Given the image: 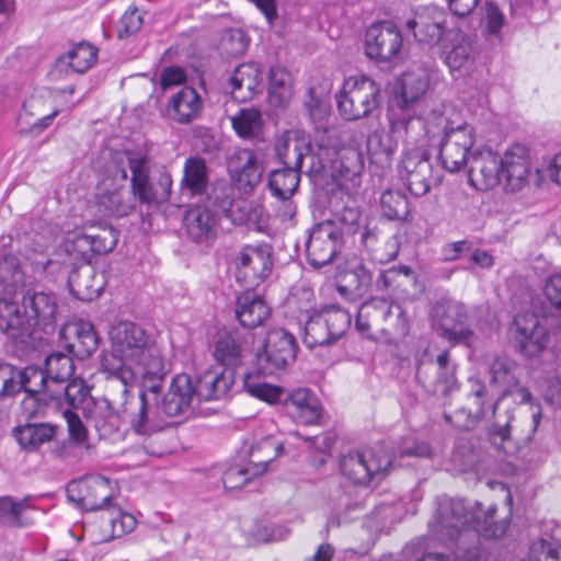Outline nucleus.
I'll return each instance as SVG.
<instances>
[{"label": "nucleus", "instance_id": "obj_59", "mask_svg": "<svg viewBox=\"0 0 561 561\" xmlns=\"http://www.w3.org/2000/svg\"><path fill=\"white\" fill-rule=\"evenodd\" d=\"M88 237L92 245L93 256L112 251L118 241V232L107 225L98 227L95 231L89 232Z\"/></svg>", "mask_w": 561, "mask_h": 561}, {"label": "nucleus", "instance_id": "obj_53", "mask_svg": "<svg viewBox=\"0 0 561 561\" xmlns=\"http://www.w3.org/2000/svg\"><path fill=\"white\" fill-rule=\"evenodd\" d=\"M380 332L389 337H404L409 333V319L403 307L396 302H388Z\"/></svg>", "mask_w": 561, "mask_h": 561}, {"label": "nucleus", "instance_id": "obj_38", "mask_svg": "<svg viewBox=\"0 0 561 561\" xmlns=\"http://www.w3.org/2000/svg\"><path fill=\"white\" fill-rule=\"evenodd\" d=\"M268 103L274 108L288 106L293 95L291 75L280 66H273L268 71Z\"/></svg>", "mask_w": 561, "mask_h": 561}, {"label": "nucleus", "instance_id": "obj_17", "mask_svg": "<svg viewBox=\"0 0 561 561\" xmlns=\"http://www.w3.org/2000/svg\"><path fill=\"white\" fill-rule=\"evenodd\" d=\"M297 348L291 333L280 328L272 329L266 334L263 348L256 354L257 364L267 375L284 370L295 360Z\"/></svg>", "mask_w": 561, "mask_h": 561}, {"label": "nucleus", "instance_id": "obj_60", "mask_svg": "<svg viewBox=\"0 0 561 561\" xmlns=\"http://www.w3.org/2000/svg\"><path fill=\"white\" fill-rule=\"evenodd\" d=\"M65 248L69 255L81 260L83 264H90L94 257L88 233L75 234L66 241Z\"/></svg>", "mask_w": 561, "mask_h": 561}, {"label": "nucleus", "instance_id": "obj_13", "mask_svg": "<svg viewBox=\"0 0 561 561\" xmlns=\"http://www.w3.org/2000/svg\"><path fill=\"white\" fill-rule=\"evenodd\" d=\"M399 174L415 196L427 194L432 186L440 184L443 174L430 161L427 152L414 148L404 152L399 164Z\"/></svg>", "mask_w": 561, "mask_h": 561}, {"label": "nucleus", "instance_id": "obj_46", "mask_svg": "<svg viewBox=\"0 0 561 561\" xmlns=\"http://www.w3.org/2000/svg\"><path fill=\"white\" fill-rule=\"evenodd\" d=\"M56 431L57 426L49 423H28L15 428V437L23 449L34 451L42 445L53 442Z\"/></svg>", "mask_w": 561, "mask_h": 561}, {"label": "nucleus", "instance_id": "obj_44", "mask_svg": "<svg viewBox=\"0 0 561 561\" xmlns=\"http://www.w3.org/2000/svg\"><path fill=\"white\" fill-rule=\"evenodd\" d=\"M62 331L65 333L70 331L75 334L76 342L69 343L67 348L80 358L89 357L99 347V336L89 321H75L65 327Z\"/></svg>", "mask_w": 561, "mask_h": 561}, {"label": "nucleus", "instance_id": "obj_51", "mask_svg": "<svg viewBox=\"0 0 561 561\" xmlns=\"http://www.w3.org/2000/svg\"><path fill=\"white\" fill-rule=\"evenodd\" d=\"M75 364L70 355L56 352L45 359V374L51 385H60L73 375Z\"/></svg>", "mask_w": 561, "mask_h": 561}, {"label": "nucleus", "instance_id": "obj_30", "mask_svg": "<svg viewBox=\"0 0 561 561\" xmlns=\"http://www.w3.org/2000/svg\"><path fill=\"white\" fill-rule=\"evenodd\" d=\"M193 398V381L188 375L181 374L173 378L169 391L159 404L169 420L184 413L190 408Z\"/></svg>", "mask_w": 561, "mask_h": 561}, {"label": "nucleus", "instance_id": "obj_7", "mask_svg": "<svg viewBox=\"0 0 561 561\" xmlns=\"http://www.w3.org/2000/svg\"><path fill=\"white\" fill-rule=\"evenodd\" d=\"M435 126L443 131L439 142V160L442 167L454 173L468 162V153L472 147L473 129L465 122H455L444 115L434 117Z\"/></svg>", "mask_w": 561, "mask_h": 561}, {"label": "nucleus", "instance_id": "obj_14", "mask_svg": "<svg viewBox=\"0 0 561 561\" xmlns=\"http://www.w3.org/2000/svg\"><path fill=\"white\" fill-rule=\"evenodd\" d=\"M343 232L334 220L316 224L306 241V257L314 268L333 262L343 248Z\"/></svg>", "mask_w": 561, "mask_h": 561}, {"label": "nucleus", "instance_id": "obj_63", "mask_svg": "<svg viewBox=\"0 0 561 561\" xmlns=\"http://www.w3.org/2000/svg\"><path fill=\"white\" fill-rule=\"evenodd\" d=\"M253 468L248 463L245 467L232 466L222 474V483L226 489H240L247 484L254 476Z\"/></svg>", "mask_w": 561, "mask_h": 561}, {"label": "nucleus", "instance_id": "obj_48", "mask_svg": "<svg viewBox=\"0 0 561 561\" xmlns=\"http://www.w3.org/2000/svg\"><path fill=\"white\" fill-rule=\"evenodd\" d=\"M427 88L428 81L424 76H416L412 72L404 73L402 78L401 95L398 101L400 107L398 113L411 115L408 111L409 107L423 96Z\"/></svg>", "mask_w": 561, "mask_h": 561}, {"label": "nucleus", "instance_id": "obj_25", "mask_svg": "<svg viewBox=\"0 0 561 561\" xmlns=\"http://www.w3.org/2000/svg\"><path fill=\"white\" fill-rule=\"evenodd\" d=\"M233 382L232 369L206 370L193 382L194 397L202 401L219 400L228 394Z\"/></svg>", "mask_w": 561, "mask_h": 561}, {"label": "nucleus", "instance_id": "obj_21", "mask_svg": "<svg viewBox=\"0 0 561 561\" xmlns=\"http://www.w3.org/2000/svg\"><path fill=\"white\" fill-rule=\"evenodd\" d=\"M22 308L27 318L33 320L34 329L45 335L51 334L56 328L57 301L51 294L44 291H27L23 296Z\"/></svg>", "mask_w": 561, "mask_h": 561}, {"label": "nucleus", "instance_id": "obj_28", "mask_svg": "<svg viewBox=\"0 0 561 561\" xmlns=\"http://www.w3.org/2000/svg\"><path fill=\"white\" fill-rule=\"evenodd\" d=\"M270 313V307L252 288L247 287V290L237 297L236 318L242 327L254 329L263 324Z\"/></svg>", "mask_w": 561, "mask_h": 561}, {"label": "nucleus", "instance_id": "obj_39", "mask_svg": "<svg viewBox=\"0 0 561 561\" xmlns=\"http://www.w3.org/2000/svg\"><path fill=\"white\" fill-rule=\"evenodd\" d=\"M332 206L334 221L344 225L350 233H356L362 219L357 197L344 194L343 190L340 188L333 194Z\"/></svg>", "mask_w": 561, "mask_h": 561}, {"label": "nucleus", "instance_id": "obj_4", "mask_svg": "<svg viewBox=\"0 0 561 561\" xmlns=\"http://www.w3.org/2000/svg\"><path fill=\"white\" fill-rule=\"evenodd\" d=\"M530 163L527 149L516 145L503 156L491 149L479 150L472 154L469 167V182L484 191L502 183L505 190L517 192L527 183Z\"/></svg>", "mask_w": 561, "mask_h": 561}, {"label": "nucleus", "instance_id": "obj_16", "mask_svg": "<svg viewBox=\"0 0 561 561\" xmlns=\"http://www.w3.org/2000/svg\"><path fill=\"white\" fill-rule=\"evenodd\" d=\"M508 335L513 347L527 357L539 355L550 341L542 320L533 312L516 314L508 328Z\"/></svg>", "mask_w": 561, "mask_h": 561}, {"label": "nucleus", "instance_id": "obj_19", "mask_svg": "<svg viewBox=\"0 0 561 561\" xmlns=\"http://www.w3.org/2000/svg\"><path fill=\"white\" fill-rule=\"evenodd\" d=\"M403 47L399 27L391 21L371 24L365 33V55L376 62H392Z\"/></svg>", "mask_w": 561, "mask_h": 561}, {"label": "nucleus", "instance_id": "obj_52", "mask_svg": "<svg viewBox=\"0 0 561 561\" xmlns=\"http://www.w3.org/2000/svg\"><path fill=\"white\" fill-rule=\"evenodd\" d=\"M300 171L290 168L274 170L270 174L268 187L275 197L293 196L300 181Z\"/></svg>", "mask_w": 561, "mask_h": 561}, {"label": "nucleus", "instance_id": "obj_6", "mask_svg": "<svg viewBox=\"0 0 561 561\" xmlns=\"http://www.w3.org/2000/svg\"><path fill=\"white\" fill-rule=\"evenodd\" d=\"M340 115L346 121L368 117L380 104V85L369 77L353 76L344 80L336 95Z\"/></svg>", "mask_w": 561, "mask_h": 561}, {"label": "nucleus", "instance_id": "obj_23", "mask_svg": "<svg viewBox=\"0 0 561 561\" xmlns=\"http://www.w3.org/2000/svg\"><path fill=\"white\" fill-rule=\"evenodd\" d=\"M129 423L131 428L140 435L159 433L171 424L163 413L159 400H151L146 392L139 393L138 407L130 414Z\"/></svg>", "mask_w": 561, "mask_h": 561}, {"label": "nucleus", "instance_id": "obj_32", "mask_svg": "<svg viewBox=\"0 0 561 561\" xmlns=\"http://www.w3.org/2000/svg\"><path fill=\"white\" fill-rule=\"evenodd\" d=\"M285 407L291 417L305 425L314 424L322 413L319 401L306 388L291 391L285 401Z\"/></svg>", "mask_w": 561, "mask_h": 561}, {"label": "nucleus", "instance_id": "obj_64", "mask_svg": "<svg viewBox=\"0 0 561 561\" xmlns=\"http://www.w3.org/2000/svg\"><path fill=\"white\" fill-rule=\"evenodd\" d=\"M245 391L257 399L268 403L277 402L283 393L282 389L266 382H251L249 379L244 381Z\"/></svg>", "mask_w": 561, "mask_h": 561}, {"label": "nucleus", "instance_id": "obj_49", "mask_svg": "<svg viewBox=\"0 0 561 561\" xmlns=\"http://www.w3.org/2000/svg\"><path fill=\"white\" fill-rule=\"evenodd\" d=\"M230 121L236 134L243 139L257 137L263 126L261 112L254 107L241 108Z\"/></svg>", "mask_w": 561, "mask_h": 561}, {"label": "nucleus", "instance_id": "obj_56", "mask_svg": "<svg viewBox=\"0 0 561 561\" xmlns=\"http://www.w3.org/2000/svg\"><path fill=\"white\" fill-rule=\"evenodd\" d=\"M23 379V369L10 364H0V397H13L24 390Z\"/></svg>", "mask_w": 561, "mask_h": 561}, {"label": "nucleus", "instance_id": "obj_15", "mask_svg": "<svg viewBox=\"0 0 561 561\" xmlns=\"http://www.w3.org/2000/svg\"><path fill=\"white\" fill-rule=\"evenodd\" d=\"M273 248L265 242L247 244L234 256L236 278L244 287L263 283L273 267Z\"/></svg>", "mask_w": 561, "mask_h": 561}, {"label": "nucleus", "instance_id": "obj_5", "mask_svg": "<svg viewBox=\"0 0 561 561\" xmlns=\"http://www.w3.org/2000/svg\"><path fill=\"white\" fill-rule=\"evenodd\" d=\"M390 129H377L367 137V152L373 163L380 167L389 165L393 154L398 149V139L403 136H410L415 139L417 131L426 129V134L433 133L432 123L423 122L419 116L408 115L407 113H391Z\"/></svg>", "mask_w": 561, "mask_h": 561}, {"label": "nucleus", "instance_id": "obj_18", "mask_svg": "<svg viewBox=\"0 0 561 561\" xmlns=\"http://www.w3.org/2000/svg\"><path fill=\"white\" fill-rule=\"evenodd\" d=\"M433 325L440 335L455 344H472L474 332L468 328L457 330L468 319L466 306L454 299H440L432 309Z\"/></svg>", "mask_w": 561, "mask_h": 561}, {"label": "nucleus", "instance_id": "obj_37", "mask_svg": "<svg viewBox=\"0 0 561 561\" xmlns=\"http://www.w3.org/2000/svg\"><path fill=\"white\" fill-rule=\"evenodd\" d=\"M414 280L413 270L408 265H401L381 271L375 286L378 291H387L396 297H404L409 294V287Z\"/></svg>", "mask_w": 561, "mask_h": 561}, {"label": "nucleus", "instance_id": "obj_42", "mask_svg": "<svg viewBox=\"0 0 561 561\" xmlns=\"http://www.w3.org/2000/svg\"><path fill=\"white\" fill-rule=\"evenodd\" d=\"M371 282L370 271L364 264H358L342 275L341 283L336 289L346 299L356 300L368 291Z\"/></svg>", "mask_w": 561, "mask_h": 561}, {"label": "nucleus", "instance_id": "obj_35", "mask_svg": "<svg viewBox=\"0 0 561 561\" xmlns=\"http://www.w3.org/2000/svg\"><path fill=\"white\" fill-rule=\"evenodd\" d=\"M98 50L89 43L82 42L75 45L66 55L60 56L55 64L58 72L83 73L96 61Z\"/></svg>", "mask_w": 561, "mask_h": 561}, {"label": "nucleus", "instance_id": "obj_45", "mask_svg": "<svg viewBox=\"0 0 561 561\" xmlns=\"http://www.w3.org/2000/svg\"><path fill=\"white\" fill-rule=\"evenodd\" d=\"M237 161L239 162L237 165L233 161L230 163L232 179L241 188H252L261 180L262 167L250 150L239 151Z\"/></svg>", "mask_w": 561, "mask_h": 561}, {"label": "nucleus", "instance_id": "obj_58", "mask_svg": "<svg viewBox=\"0 0 561 561\" xmlns=\"http://www.w3.org/2000/svg\"><path fill=\"white\" fill-rule=\"evenodd\" d=\"M469 385L470 390L468 392V401L471 404V409L468 415L472 423H477L481 421L486 413V387L480 379L477 378H470Z\"/></svg>", "mask_w": 561, "mask_h": 561}, {"label": "nucleus", "instance_id": "obj_36", "mask_svg": "<svg viewBox=\"0 0 561 561\" xmlns=\"http://www.w3.org/2000/svg\"><path fill=\"white\" fill-rule=\"evenodd\" d=\"M449 42V47L444 50V60L448 68L455 71L469 67L477 56L472 38L458 31Z\"/></svg>", "mask_w": 561, "mask_h": 561}, {"label": "nucleus", "instance_id": "obj_10", "mask_svg": "<svg viewBox=\"0 0 561 561\" xmlns=\"http://www.w3.org/2000/svg\"><path fill=\"white\" fill-rule=\"evenodd\" d=\"M471 522L480 523L463 500L444 495L437 497L436 513L428 522V527L438 540L446 541L456 539L467 527L471 528Z\"/></svg>", "mask_w": 561, "mask_h": 561}, {"label": "nucleus", "instance_id": "obj_61", "mask_svg": "<svg viewBox=\"0 0 561 561\" xmlns=\"http://www.w3.org/2000/svg\"><path fill=\"white\" fill-rule=\"evenodd\" d=\"M528 561H561V545L539 539L531 543Z\"/></svg>", "mask_w": 561, "mask_h": 561}, {"label": "nucleus", "instance_id": "obj_54", "mask_svg": "<svg viewBox=\"0 0 561 561\" xmlns=\"http://www.w3.org/2000/svg\"><path fill=\"white\" fill-rule=\"evenodd\" d=\"M380 208L388 219L404 220L410 213L408 198L399 191H385L380 197Z\"/></svg>", "mask_w": 561, "mask_h": 561}, {"label": "nucleus", "instance_id": "obj_12", "mask_svg": "<svg viewBox=\"0 0 561 561\" xmlns=\"http://www.w3.org/2000/svg\"><path fill=\"white\" fill-rule=\"evenodd\" d=\"M319 168L323 169L325 164L331 163L333 171L343 180L351 181L354 184L364 170L363 153L357 147H340L335 137L324 135L318 138Z\"/></svg>", "mask_w": 561, "mask_h": 561}, {"label": "nucleus", "instance_id": "obj_43", "mask_svg": "<svg viewBox=\"0 0 561 561\" xmlns=\"http://www.w3.org/2000/svg\"><path fill=\"white\" fill-rule=\"evenodd\" d=\"M282 449V445L277 444L273 437L266 436L249 447L245 444L242 447V453L249 455V465L253 468L252 474L261 476L265 472L267 465L278 456Z\"/></svg>", "mask_w": 561, "mask_h": 561}, {"label": "nucleus", "instance_id": "obj_24", "mask_svg": "<svg viewBox=\"0 0 561 561\" xmlns=\"http://www.w3.org/2000/svg\"><path fill=\"white\" fill-rule=\"evenodd\" d=\"M275 152L285 168L301 170L305 158L313 159L311 156V144L309 139L298 131H285L275 142Z\"/></svg>", "mask_w": 561, "mask_h": 561}, {"label": "nucleus", "instance_id": "obj_20", "mask_svg": "<svg viewBox=\"0 0 561 561\" xmlns=\"http://www.w3.org/2000/svg\"><path fill=\"white\" fill-rule=\"evenodd\" d=\"M68 499L89 512L108 508L113 499L110 479L96 476L75 483L68 488Z\"/></svg>", "mask_w": 561, "mask_h": 561}, {"label": "nucleus", "instance_id": "obj_22", "mask_svg": "<svg viewBox=\"0 0 561 561\" xmlns=\"http://www.w3.org/2000/svg\"><path fill=\"white\" fill-rule=\"evenodd\" d=\"M415 39L428 46L436 45L446 28V15L436 7H424L415 12V16L407 22Z\"/></svg>", "mask_w": 561, "mask_h": 561}, {"label": "nucleus", "instance_id": "obj_9", "mask_svg": "<svg viewBox=\"0 0 561 561\" xmlns=\"http://www.w3.org/2000/svg\"><path fill=\"white\" fill-rule=\"evenodd\" d=\"M33 320L16 300L0 298V330L22 353H28L42 345L41 331L34 329Z\"/></svg>", "mask_w": 561, "mask_h": 561}, {"label": "nucleus", "instance_id": "obj_40", "mask_svg": "<svg viewBox=\"0 0 561 561\" xmlns=\"http://www.w3.org/2000/svg\"><path fill=\"white\" fill-rule=\"evenodd\" d=\"M208 168L201 157H190L184 162L181 188L192 196L207 194Z\"/></svg>", "mask_w": 561, "mask_h": 561}, {"label": "nucleus", "instance_id": "obj_62", "mask_svg": "<svg viewBox=\"0 0 561 561\" xmlns=\"http://www.w3.org/2000/svg\"><path fill=\"white\" fill-rule=\"evenodd\" d=\"M107 510L111 511L110 523L114 537H121L135 529L136 518L131 514L124 513L119 507L112 505Z\"/></svg>", "mask_w": 561, "mask_h": 561}, {"label": "nucleus", "instance_id": "obj_55", "mask_svg": "<svg viewBox=\"0 0 561 561\" xmlns=\"http://www.w3.org/2000/svg\"><path fill=\"white\" fill-rule=\"evenodd\" d=\"M23 381H24V392H26L30 397H36L39 394L46 396L50 399V394L55 389H51L53 386L42 369L33 366H27L23 369Z\"/></svg>", "mask_w": 561, "mask_h": 561}, {"label": "nucleus", "instance_id": "obj_31", "mask_svg": "<svg viewBox=\"0 0 561 561\" xmlns=\"http://www.w3.org/2000/svg\"><path fill=\"white\" fill-rule=\"evenodd\" d=\"M69 289L77 299L92 300L100 296L104 286V277L98 274L90 264L75 268L68 277Z\"/></svg>", "mask_w": 561, "mask_h": 561}, {"label": "nucleus", "instance_id": "obj_47", "mask_svg": "<svg viewBox=\"0 0 561 561\" xmlns=\"http://www.w3.org/2000/svg\"><path fill=\"white\" fill-rule=\"evenodd\" d=\"M90 389L84 383L83 379L73 378L69 381L62 390L51 392L50 400L56 401L57 404L62 405L66 403L69 409L78 410L82 408L89 399Z\"/></svg>", "mask_w": 561, "mask_h": 561}, {"label": "nucleus", "instance_id": "obj_41", "mask_svg": "<svg viewBox=\"0 0 561 561\" xmlns=\"http://www.w3.org/2000/svg\"><path fill=\"white\" fill-rule=\"evenodd\" d=\"M388 302L385 298H371L359 306L355 325L360 334L370 336L373 329L380 331Z\"/></svg>", "mask_w": 561, "mask_h": 561}, {"label": "nucleus", "instance_id": "obj_57", "mask_svg": "<svg viewBox=\"0 0 561 561\" xmlns=\"http://www.w3.org/2000/svg\"><path fill=\"white\" fill-rule=\"evenodd\" d=\"M28 497L14 501L10 496L0 497V524L9 527H22V513L28 508Z\"/></svg>", "mask_w": 561, "mask_h": 561}, {"label": "nucleus", "instance_id": "obj_2", "mask_svg": "<svg viewBox=\"0 0 561 561\" xmlns=\"http://www.w3.org/2000/svg\"><path fill=\"white\" fill-rule=\"evenodd\" d=\"M111 352L102 359L106 379L122 382L126 389L135 383V369L146 363L157 369L161 351L147 330L133 321H118L108 331Z\"/></svg>", "mask_w": 561, "mask_h": 561}, {"label": "nucleus", "instance_id": "obj_3", "mask_svg": "<svg viewBox=\"0 0 561 561\" xmlns=\"http://www.w3.org/2000/svg\"><path fill=\"white\" fill-rule=\"evenodd\" d=\"M518 365L507 356H497L489 368L490 381L501 388V394L492 405V421L488 427V436L492 444L507 455L515 454L528 445L538 427L540 413H534L527 421V430L519 428V421L514 409L501 410L500 404L504 398L513 394L518 383Z\"/></svg>", "mask_w": 561, "mask_h": 561}, {"label": "nucleus", "instance_id": "obj_33", "mask_svg": "<svg viewBox=\"0 0 561 561\" xmlns=\"http://www.w3.org/2000/svg\"><path fill=\"white\" fill-rule=\"evenodd\" d=\"M216 222L214 213L207 206H192L184 216L186 232L195 242H204L214 238Z\"/></svg>", "mask_w": 561, "mask_h": 561}, {"label": "nucleus", "instance_id": "obj_26", "mask_svg": "<svg viewBox=\"0 0 561 561\" xmlns=\"http://www.w3.org/2000/svg\"><path fill=\"white\" fill-rule=\"evenodd\" d=\"M431 366L435 368V378H428L422 366L417 368L416 377L423 379L424 386L430 388L433 393L447 396L457 388L456 365L451 363L448 351L438 354L435 363H432Z\"/></svg>", "mask_w": 561, "mask_h": 561}, {"label": "nucleus", "instance_id": "obj_8", "mask_svg": "<svg viewBox=\"0 0 561 561\" xmlns=\"http://www.w3.org/2000/svg\"><path fill=\"white\" fill-rule=\"evenodd\" d=\"M391 465L392 458L382 446L351 450L340 458L342 474L354 484L360 485L381 481Z\"/></svg>", "mask_w": 561, "mask_h": 561}, {"label": "nucleus", "instance_id": "obj_29", "mask_svg": "<svg viewBox=\"0 0 561 561\" xmlns=\"http://www.w3.org/2000/svg\"><path fill=\"white\" fill-rule=\"evenodd\" d=\"M203 111V100L191 87L181 88L169 101L168 116L179 124H190L197 119Z\"/></svg>", "mask_w": 561, "mask_h": 561}, {"label": "nucleus", "instance_id": "obj_34", "mask_svg": "<svg viewBox=\"0 0 561 561\" xmlns=\"http://www.w3.org/2000/svg\"><path fill=\"white\" fill-rule=\"evenodd\" d=\"M213 356L218 364L225 366V369L234 371L243 357V341L240 334L237 331L219 333L214 342Z\"/></svg>", "mask_w": 561, "mask_h": 561}, {"label": "nucleus", "instance_id": "obj_50", "mask_svg": "<svg viewBox=\"0 0 561 561\" xmlns=\"http://www.w3.org/2000/svg\"><path fill=\"white\" fill-rule=\"evenodd\" d=\"M135 373V382L139 378L142 379V390L140 392L148 393V397L151 400H158V393L162 388L163 380L167 375L162 355H159V365L157 369H152L149 367V364L146 363L145 365H141V367L136 368Z\"/></svg>", "mask_w": 561, "mask_h": 561}, {"label": "nucleus", "instance_id": "obj_27", "mask_svg": "<svg viewBox=\"0 0 561 561\" xmlns=\"http://www.w3.org/2000/svg\"><path fill=\"white\" fill-rule=\"evenodd\" d=\"M262 70L256 62L239 65L229 79L231 94L242 102L252 100L263 90Z\"/></svg>", "mask_w": 561, "mask_h": 561}, {"label": "nucleus", "instance_id": "obj_1", "mask_svg": "<svg viewBox=\"0 0 561 561\" xmlns=\"http://www.w3.org/2000/svg\"><path fill=\"white\" fill-rule=\"evenodd\" d=\"M131 173V190L115 187L96 195V207L104 216L124 217L133 213L136 202L146 205H159L169 201L172 187L171 174L161 168L151 176V159L140 150L126 151Z\"/></svg>", "mask_w": 561, "mask_h": 561}, {"label": "nucleus", "instance_id": "obj_11", "mask_svg": "<svg viewBox=\"0 0 561 561\" xmlns=\"http://www.w3.org/2000/svg\"><path fill=\"white\" fill-rule=\"evenodd\" d=\"M351 313L334 305L325 306L306 322L304 343L310 347L330 345L346 332Z\"/></svg>", "mask_w": 561, "mask_h": 561}]
</instances>
